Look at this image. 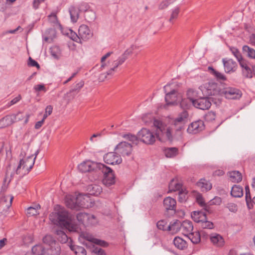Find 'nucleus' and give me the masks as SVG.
<instances>
[{
	"instance_id": "obj_1",
	"label": "nucleus",
	"mask_w": 255,
	"mask_h": 255,
	"mask_svg": "<svg viewBox=\"0 0 255 255\" xmlns=\"http://www.w3.org/2000/svg\"><path fill=\"white\" fill-rule=\"evenodd\" d=\"M49 219L55 225L65 229H75L73 224V217L66 210L61 209L50 214Z\"/></svg>"
},
{
	"instance_id": "obj_2",
	"label": "nucleus",
	"mask_w": 255,
	"mask_h": 255,
	"mask_svg": "<svg viewBox=\"0 0 255 255\" xmlns=\"http://www.w3.org/2000/svg\"><path fill=\"white\" fill-rule=\"evenodd\" d=\"M153 125L156 128L155 135L159 140L162 142L167 140L172 141L173 136L169 128H166V125L157 119L154 120Z\"/></svg>"
},
{
	"instance_id": "obj_3",
	"label": "nucleus",
	"mask_w": 255,
	"mask_h": 255,
	"mask_svg": "<svg viewBox=\"0 0 255 255\" xmlns=\"http://www.w3.org/2000/svg\"><path fill=\"white\" fill-rule=\"evenodd\" d=\"M193 221L199 224L203 229H212L214 228L213 222L208 221L206 214L203 211H193L191 213Z\"/></svg>"
},
{
	"instance_id": "obj_4",
	"label": "nucleus",
	"mask_w": 255,
	"mask_h": 255,
	"mask_svg": "<svg viewBox=\"0 0 255 255\" xmlns=\"http://www.w3.org/2000/svg\"><path fill=\"white\" fill-rule=\"evenodd\" d=\"M103 174L104 179H103V183L107 187L115 184V177L113 170L106 166L103 164V168L100 169L97 175L100 176Z\"/></svg>"
},
{
	"instance_id": "obj_5",
	"label": "nucleus",
	"mask_w": 255,
	"mask_h": 255,
	"mask_svg": "<svg viewBox=\"0 0 255 255\" xmlns=\"http://www.w3.org/2000/svg\"><path fill=\"white\" fill-rule=\"evenodd\" d=\"M225 85L221 81H210L206 85L207 94L209 96L220 95H223L222 92L224 89Z\"/></svg>"
},
{
	"instance_id": "obj_6",
	"label": "nucleus",
	"mask_w": 255,
	"mask_h": 255,
	"mask_svg": "<svg viewBox=\"0 0 255 255\" xmlns=\"http://www.w3.org/2000/svg\"><path fill=\"white\" fill-rule=\"evenodd\" d=\"M78 168L79 171L82 173L95 172L97 174L100 169L103 168V164L87 160L79 164Z\"/></svg>"
},
{
	"instance_id": "obj_7",
	"label": "nucleus",
	"mask_w": 255,
	"mask_h": 255,
	"mask_svg": "<svg viewBox=\"0 0 255 255\" xmlns=\"http://www.w3.org/2000/svg\"><path fill=\"white\" fill-rule=\"evenodd\" d=\"M138 135L140 140L146 144H152L155 141L153 133L145 128H142L138 132Z\"/></svg>"
},
{
	"instance_id": "obj_8",
	"label": "nucleus",
	"mask_w": 255,
	"mask_h": 255,
	"mask_svg": "<svg viewBox=\"0 0 255 255\" xmlns=\"http://www.w3.org/2000/svg\"><path fill=\"white\" fill-rule=\"evenodd\" d=\"M35 160V157H33V155L28 156L25 159H20L19 164L16 169V173H19V169L22 166V169H25V171L28 173L32 168Z\"/></svg>"
},
{
	"instance_id": "obj_9",
	"label": "nucleus",
	"mask_w": 255,
	"mask_h": 255,
	"mask_svg": "<svg viewBox=\"0 0 255 255\" xmlns=\"http://www.w3.org/2000/svg\"><path fill=\"white\" fill-rule=\"evenodd\" d=\"M212 98L201 97L192 101V105L196 108L206 110H208L211 106Z\"/></svg>"
},
{
	"instance_id": "obj_10",
	"label": "nucleus",
	"mask_w": 255,
	"mask_h": 255,
	"mask_svg": "<svg viewBox=\"0 0 255 255\" xmlns=\"http://www.w3.org/2000/svg\"><path fill=\"white\" fill-rule=\"evenodd\" d=\"M181 99V95L178 94L175 89L169 92L168 93L166 94L165 97L166 105L168 106L177 105Z\"/></svg>"
},
{
	"instance_id": "obj_11",
	"label": "nucleus",
	"mask_w": 255,
	"mask_h": 255,
	"mask_svg": "<svg viewBox=\"0 0 255 255\" xmlns=\"http://www.w3.org/2000/svg\"><path fill=\"white\" fill-rule=\"evenodd\" d=\"M222 93L223 95L229 99L238 100L242 96V93L240 89L233 87H224Z\"/></svg>"
},
{
	"instance_id": "obj_12",
	"label": "nucleus",
	"mask_w": 255,
	"mask_h": 255,
	"mask_svg": "<svg viewBox=\"0 0 255 255\" xmlns=\"http://www.w3.org/2000/svg\"><path fill=\"white\" fill-rule=\"evenodd\" d=\"M132 54L131 53V51H129L128 49H127L125 52L123 53V54L122 55L121 57H120L118 60L115 61L114 62V67L111 68L110 70H109L107 72V76H105V78H111V77H108V76L111 75L113 74L114 72L115 71V69L117 68V67L122 64L125 60L128 59V58Z\"/></svg>"
},
{
	"instance_id": "obj_13",
	"label": "nucleus",
	"mask_w": 255,
	"mask_h": 255,
	"mask_svg": "<svg viewBox=\"0 0 255 255\" xmlns=\"http://www.w3.org/2000/svg\"><path fill=\"white\" fill-rule=\"evenodd\" d=\"M163 207L168 215H173L175 213L176 201L170 197L165 198L163 202Z\"/></svg>"
},
{
	"instance_id": "obj_14",
	"label": "nucleus",
	"mask_w": 255,
	"mask_h": 255,
	"mask_svg": "<svg viewBox=\"0 0 255 255\" xmlns=\"http://www.w3.org/2000/svg\"><path fill=\"white\" fill-rule=\"evenodd\" d=\"M115 150L120 153L122 156H129L132 151V145L126 141H122L115 147Z\"/></svg>"
},
{
	"instance_id": "obj_15",
	"label": "nucleus",
	"mask_w": 255,
	"mask_h": 255,
	"mask_svg": "<svg viewBox=\"0 0 255 255\" xmlns=\"http://www.w3.org/2000/svg\"><path fill=\"white\" fill-rule=\"evenodd\" d=\"M105 162L111 165L119 164L122 163L121 155L115 152H111L106 154L104 156Z\"/></svg>"
},
{
	"instance_id": "obj_16",
	"label": "nucleus",
	"mask_w": 255,
	"mask_h": 255,
	"mask_svg": "<svg viewBox=\"0 0 255 255\" xmlns=\"http://www.w3.org/2000/svg\"><path fill=\"white\" fill-rule=\"evenodd\" d=\"M204 124L202 121L199 120L191 123L187 129L189 133L196 134L203 130Z\"/></svg>"
},
{
	"instance_id": "obj_17",
	"label": "nucleus",
	"mask_w": 255,
	"mask_h": 255,
	"mask_svg": "<svg viewBox=\"0 0 255 255\" xmlns=\"http://www.w3.org/2000/svg\"><path fill=\"white\" fill-rule=\"evenodd\" d=\"M78 34L81 39L86 40L92 37V32L91 31L88 26L85 24L81 25L78 29Z\"/></svg>"
},
{
	"instance_id": "obj_18",
	"label": "nucleus",
	"mask_w": 255,
	"mask_h": 255,
	"mask_svg": "<svg viewBox=\"0 0 255 255\" xmlns=\"http://www.w3.org/2000/svg\"><path fill=\"white\" fill-rule=\"evenodd\" d=\"M225 71L226 73H229L233 72L236 71L237 64L236 62L234 61L232 59H226L223 58L222 59Z\"/></svg>"
},
{
	"instance_id": "obj_19",
	"label": "nucleus",
	"mask_w": 255,
	"mask_h": 255,
	"mask_svg": "<svg viewBox=\"0 0 255 255\" xmlns=\"http://www.w3.org/2000/svg\"><path fill=\"white\" fill-rule=\"evenodd\" d=\"M201 236L203 238H207L208 235H205L204 232L201 231L192 232L187 235L188 239L194 244H198L201 241Z\"/></svg>"
},
{
	"instance_id": "obj_20",
	"label": "nucleus",
	"mask_w": 255,
	"mask_h": 255,
	"mask_svg": "<svg viewBox=\"0 0 255 255\" xmlns=\"http://www.w3.org/2000/svg\"><path fill=\"white\" fill-rule=\"evenodd\" d=\"M183 234L187 236L193 230V225L191 221L189 220H185L181 223V229Z\"/></svg>"
},
{
	"instance_id": "obj_21",
	"label": "nucleus",
	"mask_w": 255,
	"mask_h": 255,
	"mask_svg": "<svg viewBox=\"0 0 255 255\" xmlns=\"http://www.w3.org/2000/svg\"><path fill=\"white\" fill-rule=\"evenodd\" d=\"M211 242L217 247H222L225 244V241L223 238L219 234L214 233L210 237Z\"/></svg>"
},
{
	"instance_id": "obj_22",
	"label": "nucleus",
	"mask_w": 255,
	"mask_h": 255,
	"mask_svg": "<svg viewBox=\"0 0 255 255\" xmlns=\"http://www.w3.org/2000/svg\"><path fill=\"white\" fill-rule=\"evenodd\" d=\"M85 196H87L86 194H79L76 196V210H79L81 208H86L88 207L87 203L88 201L86 200Z\"/></svg>"
},
{
	"instance_id": "obj_23",
	"label": "nucleus",
	"mask_w": 255,
	"mask_h": 255,
	"mask_svg": "<svg viewBox=\"0 0 255 255\" xmlns=\"http://www.w3.org/2000/svg\"><path fill=\"white\" fill-rule=\"evenodd\" d=\"M65 204L66 206L71 209L76 210V196L75 195H69L65 197Z\"/></svg>"
},
{
	"instance_id": "obj_24",
	"label": "nucleus",
	"mask_w": 255,
	"mask_h": 255,
	"mask_svg": "<svg viewBox=\"0 0 255 255\" xmlns=\"http://www.w3.org/2000/svg\"><path fill=\"white\" fill-rule=\"evenodd\" d=\"M188 113L186 110L180 113L178 117L173 121V125H177L179 124H185L188 117Z\"/></svg>"
},
{
	"instance_id": "obj_25",
	"label": "nucleus",
	"mask_w": 255,
	"mask_h": 255,
	"mask_svg": "<svg viewBox=\"0 0 255 255\" xmlns=\"http://www.w3.org/2000/svg\"><path fill=\"white\" fill-rule=\"evenodd\" d=\"M87 190L89 194L98 196L102 192V188L97 184H91L87 186Z\"/></svg>"
},
{
	"instance_id": "obj_26",
	"label": "nucleus",
	"mask_w": 255,
	"mask_h": 255,
	"mask_svg": "<svg viewBox=\"0 0 255 255\" xmlns=\"http://www.w3.org/2000/svg\"><path fill=\"white\" fill-rule=\"evenodd\" d=\"M83 81H75L71 86L69 90V93H67V95L69 94H72L73 95L76 94L78 93L81 88L84 86Z\"/></svg>"
},
{
	"instance_id": "obj_27",
	"label": "nucleus",
	"mask_w": 255,
	"mask_h": 255,
	"mask_svg": "<svg viewBox=\"0 0 255 255\" xmlns=\"http://www.w3.org/2000/svg\"><path fill=\"white\" fill-rule=\"evenodd\" d=\"M246 201L248 208L251 209L253 208V203L255 204V196L252 199L249 186H245Z\"/></svg>"
},
{
	"instance_id": "obj_28",
	"label": "nucleus",
	"mask_w": 255,
	"mask_h": 255,
	"mask_svg": "<svg viewBox=\"0 0 255 255\" xmlns=\"http://www.w3.org/2000/svg\"><path fill=\"white\" fill-rule=\"evenodd\" d=\"M12 119H13V123L20 121L23 119H25L24 124H26L29 120V115L28 114H24L23 113L19 112L16 114H11Z\"/></svg>"
},
{
	"instance_id": "obj_29",
	"label": "nucleus",
	"mask_w": 255,
	"mask_h": 255,
	"mask_svg": "<svg viewBox=\"0 0 255 255\" xmlns=\"http://www.w3.org/2000/svg\"><path fill=\"white\" fill-rule=\"evenodd\" d=\"M13 123V119L11 115H6L0 120V128L7 127Z\"/></svg>"
},
{
	"instance_id": "obj_30",
	"label": "nucleus",
	"mask_w": 255,
	"mask_h": 255,
	"mask_svg": "<svg viewBox=\"0 0 255 255\" xmlns=\"http://www.w3.org/2000/svg\"><path fill=\"white\" fill-rule=\"evenodd\" d=\"M181 222L178 220L171 222L167 227V230L171 231L173 233H176L181 229Z\"/></svg>"
},
{
	"instance_id": "obj_31",
	"label": "nucleus",
	"mask_w": 255,
	"mask_h": 255,
	"mask_svg": "<svg viewBox=\"0 0 255 255\" xmlns=\"http://www.w3.org/2000/svg\"><path fill=\"white\" fill-rule=\"evenodd\" d=\"M197 185L200 187L202 191H207L211 189L212 186L210 182L205 179H201L197 183Z\"/></svg>"
},
{
	"instance_id": "obj_32",
	"label": "nucleus",
	"mask_w": 255,
	"mask_h": 255,
	"mask_svg": "<svg viewBox=\"0 0 255 255\" xmlns=\"http://www.w3.org/2000/svg\"><path fill=\"white\" fill-rule=\"evenodd\" d=\"M173 243L177 248L181 250H183L187 247V242L179 237L174 238Z\"/></svg>"
},
{
	"instance_id": "obj_33",
	"label": "nucleus",
	"mask_w": 255,
	"mask_h": 255,
	"mask_svg": "<svg viewBox=\"0 0 255 255\" xmlns=\"http://www.w3.org/2000/svg\"><path fill=\"white\" fill-rule=\"evenodd\" d=\"M48 255H59L61 253V247L58 242L54 243V244L49 247L47 250Z\"/></svg>"
},
{
	"instance_id": "obj_34",
	"label": "nucleus",
	"mask_w": 255,
	"mask_h": 255,
	"mask_svg": "<svg viewBox=\"0 0 255 255\" xmlns=\"http://www.w3.org/2000/svg\"><path fill=\"white\" fill-rule=\"evenodd\" d=\"M57 240L61 243H66L68 240V237L66 233L61 229H57L55 231Z\"/></svg>"
},
{
	"instance_id": "obj_35",
	"label": "nucleus",
	"mask_w": 255,
	"mask_h": 255,
	"mask_svg": "<svg viewBox=\"0 0 255 255\" xmlns=\"http://www.w3.org/2000/svg\"><path fill=\"white\" fill-rule=\"evenodd\" d=\"M231 195L234 197L239 198L243 195V189L240 185H234L231 189Z\"/></svg>"
},
{
	"instance_id": "obj_36",
	"label": "nucleus",
	"mask_w": 255,
	"mask_h": 255,
	"mask_svg": "<svg viewBox=\"0 0 255 255\" xmlns=\"http://www.w3.org/2000/svg\"><path fill=\"white\" fill-rule=\"evenodd\" d=\"M208 72L218 80H226V78L223 74L215 69L212 66L208 67Z\"/></svg>"
},
{
	"instance_id": "obj_37",
	"label": "nucleus",
	"mask_w": 255,
	"mask_h": 255,
	"mask_svg": "<svg viewBox=\"0 0 255 255\" xmlns=\"http://www.w3.org/2000/svg\"><path fill=\"white\" fill-rule=\"evenodd\" d=\"M76 218L80 223L85 225L86 220H89L90 218L95 219V217L94 215H90L85 213L80 212L77 214Z\"/></svg>"
},
{
	"instance_id": "obj_38",
	"label": "nucleus",
	"mask_w": 255,
	"mask_h": 255,
	"mask_svg": "<svg viewBox=\"0 0 255 255\" xmlns=\"http://www.w3.org/2000/svg\"><path fill=\"white\" fill-rule=\"evenodd\" d=\"M32 253L34 255H48L44 248L41 245H36L31 249Z\"/></svg>"
},
{
	"instance_id": "obj_39",
	"label": "nucleus",
	"mask_w": 255,
	"mask_h": 255,
	"mask_svg": "<svg viewBox=\"0 0 255 255\" xmlns=\"http://www.w3.org/2000/svg\"><path fill=\"white\" fill-rule=\"evenodd\" d=\"M71 20L73 22H77L79 15L80 10L75 6H71L69 8Z\"/></svg>"
},
{
	"instance_id": "obj_40",
	"label": "nucleus",
	"mask_w": 255,
	"mask_h": 255,
	"mask_svg": "<svg viewBox=\"0 0 255 255\" xmlns=\"http://www.w3.org/2000/svg\"><path fill=\"white\" fill-rule=\"evenodd\" d=\"M243 53L247 57L252 58H255V50L248 45H244L243 47Z\"/></svg>"
},
{
	"instance_id": "obj_41",
	"label": "nucleus",
	"mask_w": 255,
	"mask_h": 255,
	"mask_svg": "<svg viewBox=\"0 0 255 255\" xmlns=\"http://www.w3.org/2000/svg\"><path fill=\"white\" fill-rule=\"evenodd\" d=\"M230 180L233 182L238 183L242 181V175L238 171H233L229 172Z\"/></svg>"
},
{
	"instance_id": "obj_42",
	"label": "nucleus",
	"mask_w": 255,
	"mask_h": 255,
	"mask_svg": "<svg viewBox=\"0 0 255 255\" xmlns=\"http://www.w3.org/2000/svg\"><path fill=\"white\" fill-rule=\"evenodd\" d=\"M192 101H194V98L188 97L186 99H182L181 98V99L178 104L180 105V106L182 109L184 110H186V109H187L190 107L191 104H192Z\"/></svg>"
},
{
	"instance_id": "obj_43",
	"label": "nucleus",
	"mask_w": 255,
	"mask_h": 255,
	"mask_svg": "<svg viewBox=\"0 0 255 255\" xmlns=\"http://www.w3.org/2000/svg\"><path fill=\"white\" fill-rule=\"evenodd\" d=\"M70 248L76 255H86V251L83 247L71 245Z\"/></svg>"
},
{
	"instance_id": "obj_44",
	"label": "nucleus",
	"mask_w": 255,
	"mask_h": 255,
	"mask_svg": "<svg viewBox=\"0 0 255 255\" xmlns=\"http://www.w3.org/2000/svg\"><path fill=\"white\" fill-rule=\"evenodd\" d=\"M40 209L39 204L36 205L34 207L31 206L27 209V215L28 216H36L39 214L38 210Z\"/></svg>"
},
{
	"instance_id": "obj_45",
	"label": "nucleus",
	"mask_w": 255,
	"mask_h": 255,
	"mask_svg": "<svg viewBox=\"0 0 255 255\" xmlns=\"http://www.w3.org/2000/svg\"><path fill=\"white\" fill-rule=\"evenodd\" d=\"M164 153L167 157H173L178 153V148L176 147H168L164 150Z\"/></svg>"
},
{
	"instance_id": "obj_46",
	"label": "nucleus",
	"mask_w": 255,
	"mask_h": 255,
	"mask_svg": "<svg viewBox=\"0 0 255 255\" xmlns=\"http://www.w3.org/2000/svg\"><path fill=\"white\" fill-rule=\"evenodd\" d=\"M84 16L85 20L88 22H93L96 19V13L92 10H86Z\"/></svg>"
},
{
	"instance_id": "obj_47",
	"label": "nucleus",
	"mask_w": 255,
	"mask_h": 255,
	"mask_svg": "<svg viewBox=\"0 0 255 255\" xmlns=\"http://www.w3.org/2000/svg\"><path fill=\"white\" fill-rule=\"evenodd\" d=\"M123 137L126 139L131 141L133 144L137 145L138 143L139 138L138 135L137 136L131 133L125 134L122 135Z\"/></svg>"
},
{
	"instance_id": "obj_48",
	"label": "nucleus",
	"mask_w": 255,
	"mask_h": 255,
	"mask_svg": "<svg viewBox=\"0 0 255 255\" xmlns=\"http://www.w3.org/2000/svg\"><path fill=\"white\" fill-rule=\"evenodd\" d=\"M182 185L179 183H177L174 179H172L169 184V190L170 192L179 190L181 188Z\"/></svg>"
},
{
	"instance_id": "obj_49",
	"label": "nucleus",
	"mask_w": 255,
	"mask_h": 255,
	"mask_svg": "<svg viewBox=\"0 0 255 255\" xmlns=\"http://www.w3.org/2000/svg\"><path fill=\"white\" fill-rule=\"evenodd\" d=\"M46 34H49V36H46L44 37V40L45 42H47L49 43H51L52 42L53 39L56 36V31L53 29H48L46 32Z\"/></svg>"
},
{
	"instance_id": "obj_50",
	"label": "nucleus",
	"mask_w": 255,
	"mask_h": 255,
	"mask_svg": "<svg viewBox=\"0 0 255 255\" xmlns=\"http://www.w3.org/2000/svg\"><path fill=\"white\" fill-rule=\"evenodd\" d=\"M87 240L93 243H94L96 245H99L102 247H107L108 245V244L104 241H102L97 239H95L92 237H87Z\"/></svg>"
},
{
	"instance_id": "obj_51",
	"label": "nucleus",
	"mask_w": 255,
	"mask_h": 255,
	"mask_svg": "<svg viewBox=\"0 0 255 255\" xmlns=\"http://www.w3.org/2000/svg\"><path fill=\"white\" fill-rule=\"evenodd\" d=\"M43 243L49 246V247L54 244V243L56 242V241L50 235H46L43 238Z\"/></svg>"
},
{
	"instance_id": "obj_52",
	"label": "nucleus",
	"mask_w": 255,
	"mask_h": 255,
	"mask_svg": "<svg viewBox=\"0 0 255 255\" xmlns=\"http://www.w3.org/2000/svg\"><path fill=\"white\" fill-rule=\"evenodd\" d=\"M51 54L55 59H58L60 56V50L58 46H53L50 48Z\"/></svg>"
},
{
	"instance_id": "obj_53",
	"label": "nucleus",
	"mask_w": 255,
	"mask_h": 255,
	"mask_svg": "<svg viewBox=\"0 0 255 255\" xmlns=\"http://www.w3.org/2000/svg\"><path fill=\"white\" fill-rule=\"evenodd\" d=\"M175 130V135L178 137H180L182 135V130L184 129V124H179L177 125H173Z\"/></svg>"
},
{
	"instance_id": "obj_54",
	"label": "nucleus",
	"mask_w": 255,
	"mask_h": 255,
	"mask_svg": "<svg viewBox=\"0 0 255 255\" xmlns=\"http://www.w3.org/2000/svg\"><path fill=\"white\" fill-rule=\"evenodd\" d=\"M175 0H164L160 3L158 6L159 9L162 10L167 8L169 4L173 3Z\"/></svg>"
},
{
	"instance_id": "obj_55",
	"label": "nucleus",
	"mask_w": 255,
	"mask_h": 255,
	"mask_svg": "<svg viewBox=\"0 0 255 255\" xmlns=\"http://www.w3.org/2000/svg\"><path fill=\"white\" fill-rule=\"evenodd\" d=\"M242 72L244 76L247 78H251L253 77V69L252 70L249 67L246 69H242Z\"/></svg>"
},
{
	"instance_id": "obj_56",
	"label": "nucleus",
	"mask_w": 255,
	"mask_h": 255,
	"mask_svg": "<svg viewBox=\"0 0 255 255\" xmlns=\"http://www.w3.org/2000/svg\"><path fill=\"white\" fill-rule=\"evenodd\" d=\"M226 207L229 209V210L233 213H236L238 211V208L237 205L234 203H228L226 204Z\"/></svg>"
},
{
	"instance_id": "obj_57",
	"label": "nucleus",
	"mask_w": 255,
	"mask_h": 255,
	"mask_svg": "<svg viewBox=\"0 0 255 255\" xmlns=\"http://www.w3.org/2000/svg\"><path fill=\"white\" fill-rule=\"evenodd\" d=\"M216 118V113L213 111L208 112L205 115V119L208 122L214 120Z\"/></svg>"
},
{
	"instance_id": "obj_58",
	"label": "nucleus",
	"mask_w": 255,
	"mask_h": 255,
	"mask_svg": "<svg viewBox=\"0 0 255 255\" xmlns=\"http://www.w3.org/2000/svg\"><path fill=\"white\" fill-rule=\"evenodd\" d=\"M230 50L233 54L236 57L238 60L242 59V55L237 48L234 47H230Z\"/></svg>"
},
{
	"instance_id": "obj_59",
	"label": "nucleus",
	"mask_w": 255,
	"mask_h": 255,
	"mask_svg": "<svg viewBox=\"0 0 255 255\" xmlns=\"http://www.w3.org/2000/svg\"><path fill=\"white\" fill-rule=\"evenodd\" d=\"M187 198V193H185L183 190L180 191L179 192L178 201L181 203L186 201Z\"/></svg>"
},
{
	"instance_id": "obj_60",
	"label": "nucleus",
	"mask_w": 255,
	"mask_h": 255,
	"mask_svg": "<svg viewBox=\"0 0 255 255\" xmlns=\"http://www.w3.org/2000/svg\"><path fill=\"white\" fill-rule=\"evenodd\" d=\"M92 252L97 255H106L104 250L97 247H95L94 246Z\"/></svg>"
},
{
	"instance_id": "obj_61",
	"label": "nucleus",
	"mask_w": 255,
	"mask_h": 255,
	"mask_svg": "<svg viewBox=\"0 0 255 255\" xmlns=\"http://www.w3.org/2000/svg\"><path fill=\"white\" fill-rule=\"evenodd\" d=\"M179 12V7H176L174 9H173L171 14L170 18L169 20V21L171 22L174 19L176 18L178 15Z\"/></svg>"
},
{
	"instance_id": "obj_62",
	"label": "nucleus",
	"mask_w": 255,
	"mask_h": 255,
	"mask_svg": "<svg viewBox=\"0 0 255 255\" xmlns=\"http://www.w3.org/2000/svg\"><path fill=\"white\" fill-rule=\"evenodd\" d=\"M70 37L73 41L81 43L80 37L79 34L77 35L75 32L71 31L70 33Z\"/></svg>"
},
{
	"instance_id": "obj_63",
	"label": "nucleus",
	"mask_w": 255,
	"mask_h": 255,
	"mask_svg": "<svg viewBox=\"0 0 255 255\" xmlns=\"http://www.w3.org/2000/svg\"><path fill=\"white\" fill-rule=\"evenodd\" d=\"M196 202L198 203V204L201 206L203 207L205 206L206 203H205L204 200L202 197V196L201 194H198L196 196Z\"/></svg>"
},
{
	"instance_id": "obj_64",
	"label": "nucleus",
	"mask_w": 255,
	"mask_h": 255,
	"mask_svg": "<svg viewBox=\"0 0 255 255\" xmlns=\"http://www.w3.org/2000/svg\"><path fill=\"white\" fill-rule=\"evenodd\" d=\"M28 65L31 67H36L38 68H40L38 63L30 57L28 58Z\"/></svg>"
}]
</instances>
